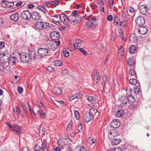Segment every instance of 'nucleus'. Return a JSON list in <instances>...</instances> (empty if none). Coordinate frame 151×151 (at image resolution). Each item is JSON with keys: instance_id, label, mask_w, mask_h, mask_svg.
Segmentation results:
<instances>
[{"instance_id": "obj_52", "label": "nucleus", "mask_w": 151, "mask_h": 151, "mask_svg": "<svg viewBox=\"0 0 151 151\" xmlns=\"http://www.w3.org/2000/svg\"><path fill=\"white\" fill-rule=\"evenodd\" d=\"M73 124V122L72 121H70L69 122V124H68V126L67 127V129H70L71 128V126Z\"/></svg>"}, {"instance_id": "obj_62", "label": "nucleus", "mask_w": 151, "mask_h": 151, "mask_svg": "<svg viewBox=\"0 0 151 151\" xmlns=\"http://www.w3.org/2000/svg\"><path fill=\"white\" fill-rule=\"evenodd\" d=\"M74 46L75 48H79L81 45V44H79L77 43H74Z\"/></svg>"}, {"instance_id": "obj_8", "label": "nucleus", "mask_w": 151, "mask_h": 151, "mask_svg": "<svg viewBox=\"0 0 151 151\" xmlns=\"http://www.w3.org/2000/svg\"><path fill=\"white\" fill-rule=\"evenodd\" d=\"M135 22L137 25L140 27L142 26L145 23V20L143 17L139 16L136 19Z\"/></svg>"}, {"instance_id": "obj_27", "label": "nucleus", "mask_w": 151, "mask_h": 151, "mask_svg": "<svg viewBox=\"0 0 151 151\" xmlns=\"http://www.w3.org/2000/svg\"><path fill=\"white\" fill-rule=\"evenodd\" d=\"M127 99L129 103H134L135 102V98L132 95H129Z\"/></svg>"}, {"instance_id": "obj_44", "label": "nucleus", "mask_w": 151, "mask_h": 151, "mask_svg": "<svg viewBox=\"0 0 151 151\" xmlns=\"http://www.w3.org/2000/svg\"><path fill=\"white\" fill-rule=\"evenodd\" d=\"M78 12L76 10H74L73 11V14L72 15L74 17L80 16Z\"/></svg>"}, {"instance_id": "obj_10", "label": "nucleus", "mask_w": 151, "mask_h": 151, "mask_svg": "<svg viewBox=\"0 0 151 151\" xmlns=\"http://www.w3.org/2000/svg\"><path fill=\"white\" fill-rule=\"evenodd\" d=\"M60 18L61 21L64 24L67 25L68 23V17L65 14L63 13L61 14L60 15Z\"/></svg>"}, {"instance_id": "obj_51", "label": "nucleus", "mask_w": 151, "mask_h": 151, "mask_svg": "<svg viewBox=\"0 0 151 151\" xmlns=\"http://www.w3.org/2000/svg\"><path fill=\"white\" fill-rule=\"evenodd\" d=\"M97 3L101 6H103L104 4V0H96Z\"/></svg>"}, {"instance_id": "obj_24", "label": "nucleus", "mask_w": 151, "mask_h": 151, "mask_svg": "<svg viewBox=\"0 0 151 151\" xmlns=\"http://www.w3.org/2000/svg\"><path fill=\"white\" fill-rule=\"evenodd\" d=\"M129 50L130 54H134L136 51V47L134 45H132L130 46Z\"/></svg>"}, {"instance_id": "obj_45", "label": "nucleus", "mask_w": 151, "mask_h": 151, "mask_svg": "<svg viewBox=\"0 0 151 151\" xmlns=\"http://www.w3.org/2000/svg\"><path fill=\"white\" fill-rule=\"evenodd\" d=\"M127 98H126L125 97H123L121 99V102L122 103L124 104H125L127 103Z\"/></svg>"}, {"instance_id": "obj_34", "label": "nucleus", "mask_w": 151, "mask_h": 151, "mask_svg": "<svg viewBox=\"0 0 151 151\" xmlns=\"http://www.w3.org/2000/svg\"><path fill=\"white\" fill-rule=\"evenodd\" d=\"M63 62L60 60H56L54 62V65L56 66H60L62 65Z\"/></svg>"}, {"instance_id": "obj_48", "label": "nucleus", "mask_w": 151, "mask_h": 151, "mask_svg": "<svg viewBox=\"0 0 151 151\" xmlns=\"http://www.w3.org/2000/svg\"><path fill=\"white\" fill-rule=\"evenodd\" d=\"M63 55L66 57H67L69 56V52L66 50H65L63 52Z\"/></svg>"}, {"instance_id": "obj_54", "label": "nucleus", "mask_w": 151, "mask_h": 151, "mask_svg": "<svg viewBox=\"0 0 151 151\" xmlns=\"http://www.w3.org/2000/svg\"><path fill=\"white\" fill-rule=\"evenodd\" d=\"M136 87L134 88V91L136 94H138L139 92V89L137 87Z\"/></svg>"}, {"instance_id": "obj_36", "label": "nucleus", "mask_w": 151, "mask_h": 151, "mask_svg": "<svg viewBox=\"0 0 151 151\" xmlns=\"http://www.w3.org/2000/svg\"><path fill=\"white\" fill-rule=\"evenodd\" d=\"M95 139H93L92 137H90L88 138V141L89 145H91L95 142Z\"/></svg>"}, {"instance_id": "obj_41", "label": "nucleus", "mask_w": 151, "mask_h": 151, "mask_svg": "<svg viewBox=\"0 0 151 151\" xmlns=\"http://www.w3.org/2000/svg\"><path fill=\"white\" fill-rule=\"evenodd\" d=\"M78 49L81 51V52L85 55H86L87 54V52L83 48H78Z\"/></svg>"}, {"instance_id": "obj_29", "label": "nucleus", "mask_w": 151, "mask_h": 151, "mask_svg": "<svg viewBox=\"0 0 151 151\" xmlns=\"http://www.w3.org/2000/svg\"><path fill=\"white\" fill-rule=\"evenodd\" d=\"M124 110H119L116 113V116L118 117H121L124 116Z\"/></svg>"}, {"instance_id": "obj_22", "label": "nucleus", "mask_w": 151, "mask_h": 151, "mask_svg": "<svg viewBox=\"0 0 151 151\" xmlns=\"http://www.w3.org/2000/svg\"><path fill=\"white\" fill-rule=\"evenodd\" d=\"M36 52L33 51H29V59H34L36 57Z\"/></svg>"}, {"instance_id": "obj_19", "label": "nucleus", "mask_w": 151, "mask_h": 151, "mask_svg": "<svg viewBox=\"0 0 151 151\" xmlns=\"http://www.w3.org/2000/svg\"><path fill=\"white\" fill-rule=\"evenodd\" d=\"M53 92L54 94L57 96L61 95L62 93L61 89L60 88H55L53 89Z\"/></svg>"}, {"instance_id": "obj_42", "label": "nucleus", "mask_w": 151, "mask_h": 151, "mask_svg": "<svg viewBox=\"0 0 151 151\" xmlns=\"http://www.w3.org/2000/svg\"><path fill=\"white\" fill-rule=\"evenodd\" d=\"M114 20L116 23V25H119L121 22H120L119 19L117 17H115L114 18Z\"/></svg>"}, {"instance_id": "obj_6", "label": "nucleus", "mask_w": 151, "mask_h": 151, "mask_svg": "<svg viewBox=\"0 0 151 151\" xmlns=\"http://www.w3.org/2000/svg\"><path fill=\"white\" fill-rule=\"evenodd\" d=\"M48 52V50L44 48H40L37 51L38 55L42 57L45 56Z\"/></svg>"}, {"instance_id": "obj_18", "label": "nucleus", "mask_w": 151, "mask_h": 151, "mask_svg": "<svg viewBox=\"0 0 151 151\" xmlns=\"http://www.w3.org/2000/svg\"><path fill=\"white\" fill-rule=\"evenodd\" d=\"M140 12L141 13L145 14L147 11V8L145 5H141L139 8Z\"/></svg>"}, {"instance_id": "obj_60", "label": "nucleus", "mask_w": 151, "mask_h": 151, "mask_svg": "<svg viewBox=\"0 0 151 151\" xmlns=\"http://www.w3.org/2000/svg\"><path fill=\"white\" fill-rule=\"evenodd\" d=\"M17 89L19 93H22L23 91V89L22 87L20 86H18Z\"/></svg>"}, {"instance_id": "obj_3", "label": "nucleus", "mask_w": 151, "mask_h": 151, "mask_svg": "<svg viewBox=\"0 0 151 151\" xmlns=\"http://www.w3.org/2000/svg\"><path fill=\"white\" fill-rule=\"evenodd\" d=\"M10 58L9 54L5 52L4 54H1L0 55V61L3 63H7L9 59Z\"/></svg>"}, {"instance_id": "obj_7", "label": "nucleus", "mask_w": 151, "mask_h": 151, "mask_svg": "<svg viewBox=\"0 0 151 151\" xmlns=\"http://www.w3.org/2000/svg\"><path fill=\"white\" fill-rule=\"evenodd\" d=\"M60 37L59 34L58 32L54 31L51 32L50 34V37L52 40L55 41L58 40Z\"/></svg>"}, {"instance_id": "obj_2", "label": "nucleus", "mask_w": 151, "mask_h": 151, "mask_svg": "<svg viewBox=\"0 0 151 151\" xmlns=\"http://www.w3.org/2000/svg\"><path fill=\"white\" fill-rule=\"evenodd\" d=\"M60 44V40L54 41L51 43L47 44L46 45V49L48 50V51L49 50L53 51L57 48V46Z\"/></svg>"}, {"instance_id": "obj_49", "label": "nucleus", "mask_w": 151, "mask_h": 151, "mask_svg": "<svg viewBox=\"0 0 151 151\" xmlns=\"http://www.w3.org/2000/svg\"><path fill=\"white\" fill-rule=\"evenodd\" d=\"M82 126L81 123L78 124L77 127V129L79 132H81L82 130Z\"/></svg>"}, {"instance_id": "obj_59", "label": "nucleus", "mask_w": 151, "mask_h": 151, "mask_svg": "<svg viewBox=\"0 0 151 151\" xmlns=\"http://www.w3.org/2000/svg\"><path fill=\"white\" fill-rule=\"evenodd\" d=\"M130 104H129V106L128 107L130 109H134L135 108V105L134 104V103H130Z\"/></svg>"}, {"instance_id": "obj_47", "label": "nucleus", "mask_w": 151, "mask_h": 151, "mask_svg": "<svg viewBox=\"0 0 151 151\" xmlns=\"http://www.w3.org/2000/svg\"><path fill=\"white\" fill-rule=\"evenodd\" d=\"M19 109L20 113L25 112L23 106L21 104L19 105Z\"/></svg>"}, {"instance_id": "obj_17", "label": "nucleus", "mask_w": 151, "mask_h": 151, "mask_svg": "<svg viewBox=\"0 0 151 151\" xmlns=\"http://www.w3.org/2000/svg\"><path fill=\"white\" fill-rule=\"evenodd\" d=\"M147 32V29L146 27L141 26L138 29V32L141 35H145Z\"/></svg>"}, {"instance_id": "obj_50", "label": "nucleus", "mask_w": 151, "mask_h": 151, "mask_svg": "<svg viewBox=\"0 0 151 151\" xmlns=\"http://www.w3.org/2000/svg\"><path fill=\"white\" fill-rule=\"evenodd\" d=\"M13 111L14 113L17 116H18L19 114L18 112L17 107L16 106L13 108Z\"/></svg>"}, {"instance_id": "obj_58", "label": "nucleus", "mask_w": 151, "mask_h": 151, "mask_svg": "<svg viewBox=\"0 0 151 151\" xmlns=\"http://www.w3.org/2000/svg\"><path fill=\"white\" fill-rule=\"evenodd\" d=\"M126 22H121L119 24V26L122 27L124 28L126 26Z\"/></svg>"}, {"instance_id": "obj_12", "label": "nucleus", "mask_w": 151, "mask_h": 151, "mask_svg": "<svg viewBox=\"0 0 151 151\" xmlns=\"http://www.w3.org/2000/svg\"><path fill=\"white\" fill-rule=\"evenodd\" d=\"M103 82L102 83V84L104 88H106V86H109V78L108 77L106 76L105 75L103 78Z\"/></svg>"}, {"instance_id": "obj_23", "label": "nucleus", "mask_w": 151, "mask_h": 151, "mask_svg": "<svg viewBox=\"0 0 151 151\" xmlns=\"http://www.w3.org/2000/svg\"><path fill=\"white\" fill-rule=\"evenodd\" d=\"M19 14L18 13H15L12 14L10 16V18L11 19L15 21H16L18 19Z\"/></svg>"}, {"instance_id": "obj_35", "label": "nucleus", "mask_w": 151, "mask_h": 151, "mask_svg": "<svg viewBox=\"0 0 151 151\" xmlns=\"http://www.w3.org/2000/svg\"><path fill=\"white\" fill-rule=\"evenodd\" d=\"M6 68H4V63L1 62L0 63V71H6Z\"/></svg>"}, {"instance_id": "obj_11", "label": "nucleus", "mask_w": 151, "mask_h": 151, "mask_svg": "<svg viewBox=\"0 0 151 151\" xmlns=\"http://www.w3.org/2000/svg\"><path fill=\"white\" fill-rule=\"evenodd\" d=\"M120 125V123L119 120L115 119L113 120L111 123V125L114 128H118Z\"/></svg>"}, {"instance_id": "obj_30", "label": "nucleus", "mask_w": 151, "mask_h": 151, "mask_svg": "<svg viewBox=\"0 0 151 151\" xmlns=\"http://www.w3.org/2000/svg\"><path fill=\"white\" fill-rule=\"evenodd\" d=\"M84 17V16L82 17L80 15L75 17V18L74 23H80L81 21L82 17Z\"/></svg>"}, {"instance_id": "obj_63", "label": "nucleus", "mask_w": 151, "mask_h": 151, "mask_svg": "<svg viewBox=\"0 0 151 151\" xmlns=\"http://www.w3.org/2000/svg\"><path fill=\"white\" fill-rule=\"evenodd\" d=\"M47 70L50 72H52L54 70V69L51 66H48L47 68Z\"/></svg>"}, {"instance_id": "obj_40", "label": "nucleus", "mask_w": 151, "mask_h": 151, "mask_svg": "<svg viewBox=\"0 0 151 151\" xmlns=\"http://www.w3.org/2000/svg\"><path fill=\"white\" fill-rule=\"evenodd\" d=\"M75 17L73 16L72 15H70L68 18V22L69 21H72L73 22H75Z\"/></svg>"}, {"instance_id": "obj_13", "label": "nucleus", "mask_w": 151, "mask_h": 151, "mask_svg": "<svg viewBox=\"0 0 151 151\" xmlns=\"http://www.w3.org/2000/svg\"><path fill=\"white\" fill-rule=\"evenodd\" d=\"M9 60L6 65V68L8 67L9 68L8 65H15L16 63L15 61L17 60V58L16 57H13L11 58H10Z\"/></svg>"}, {"instance_id": "obj_4", "label": "nucleus", "mask_w": 151, "mask_h": 151, "mask_svg": "<svg viewBox=\"0 0 151 151\" xmlns=\"http://www.w3.org/2000/svg\"><path fill=\"white\" fill-rule=\"evenodd\" d=\"M21 17L23 19L29 20L31 17V13L28 10L23 11L21 14Z\"/></svg>"}, {"instance_id": "obj_20", "label": "nucleus", "mask_w": 151, "mask_h": 151, "mask_svg": "<svg viewBox=\"0 0 151 151\" xmlns=\"http://www.w3.org/2000/svg\"><path fill=\"white\" fill-rule=\"evenodd\" d=\"M129 40L132 42H136L138 40V38L134 34H131L129 37Z\"/></svg>"}, {"instance_id": "obj_43", "label": "nucleus", "mask_w": 151, "mask_h": 151, "mask_svg": "<svg viewBox=\"0 0 151 151\" xmlns=\"http://www.w3.org/2000/svg\"><path fill=\"white\" fill-rule=\"evenodd\" d=\"M74 115L75 118L77 119H78L80 118L79 114L78 112L77 111H74Z\"/></svg>"}, {"instance_id": "obj_32", "label": "nucleus", "mask_w": 151, "mask_h": 151, "mask_svg": "<svg viewBox=\"0 0 151 151\" xmlns=\"http://www.w3.org/2000/svg\"><path fill=\"white\" fill-rule=\"evenodd\" d=\"M127 63L129 66L132 67L134 64V60L132 58H130L128 59Z\"/></svg>"}, {"instance_id": "obj_46", "label": "nucleus", "mask_w": 151, "mask_h": 151, "mask_svg": "<svg viewBox=\"0 0 151 151\" xmlns=\"http://www.w3.org/2000/svg\"><path fill=\"white\" fill-rule=\"evenodd\" d=\"M37 8L38 9L41 10L42 12H43V13H46V9L43 7L41 6H38L37 7Z\"/></svg>"}, {"instance_id": "obj_26", "label": "nucleus", "mask_w": 151, "mask_h": 151, "mask_svg": "<svg viewBox=\"0 0 151 151\" xmlns=\"http://www.w3.org/2000/svg\"><path fill=\"white\" fill-rule=\"evenodd\" d=\"M118 56H120L122 58L124 55V49L123 47L120 46L118 50Z\"/></svg>"}, {"instance_id": "obj_5", "label": "nucleus", "mask_w": 151, "mask_h": 151, "mask_svg": "<svg viewBox=\"0 0 151 151\" xmlns=\"http://www.w3.org/2000/svg\"><path fill=\"white\" fill-rule=\"evenodd\" d=\"M21 61L23 63H26L28 62L29 60V54L26 53H22L20 56Z\"/></svg>"}, {"instance_id": "obj_61", "label": "nucleus", "mask_w": 151, "mask_h": 151, "mask_svg": "<svg viewBox=\"0 0 151 151\" xmlns=\"http://www.w3.org/2000/svg\"><path fill=\"white\" fill-rule=\"evenodd\" d=\"M52 20L53 22L57 25H58V26H59L60 25V22L59 21H55V19H52Z\"/></svg>"}, {"instance_id": "obj_28", "label": "nucleus", "mask_w": 151, "mask_h": 151, "mask_svg": "<svg viewBox=\"0 0 151 151\" xmlns=\"http://www.w3.org/2000/svg\"><path fill=\"white\" fill-rule=\"evenodd\" d=\"M37 113L40 115L42 118H44L45 117V112L42 109H39V110H37Z\"/></svg>"}, {"instance_id": "obj_39", "label": "nucleus", "mask_w": 151, "mask_h": 151, "mask_svg": "<svg viewBox=\"0 0 151 151\" xmlns=\"http://www.w3.org/2000/svg\"><path fill=\"white\" fill-rule=\"evenodd\" d=\"M88 100L91 102H94L96 101L95 97L91 96H89L88 98Z\"/></svg>"}, {"instance_id": "obj_9", "label": "nucleus", "mask_w": 151, "mask_h": 151, "mask_svg": "<svg viewBox=\"0 0 151 151\" xmlns=\"http://www.w3.org/2000/svg\"><path fill=\"white\" fill-rule=\"evenodd\" d=\"M93 116L90 114L87 111L85 114L84 119L85 122L87 123L91 121L93 118Z\"/></svg>"}, {"instance_id": "obj_14", "label": "nucleus", "mask_w": 151, "mask_h": 151, "mask_svg": "<svg viewBox=\"0 0 151 151\" xmlns=\"http://www.w3.org/2000/svg\"><path fill=\"white\" fill-rule=\"evenodd\" d=\"M13 128L12 130L16 132V133L19 135H20L21 134V127L18 125L14 124L13 125Z\"/></svg>"}, {"instance_id": "obj_25", "label": "nucleus", "mask_w": 151, "mask_h": 151, "mask_svg": "<svg viewBox=\"0 0 151 151\" xmlns=\"http://www.w3.org/2000/svg\"><path fill=\"white\" fill-rule=\"evenodd\" d=\"M121 141L120 139L115 138L112 140L111 144L113 145H116L120 143Z\"/></svg>"}, {"instance_id": "obj_37", "label": "nucleus", "mask_w": 151, "mask_h": 151, "mask_svg": "<svg viewBox=\"0 0 151 151\" xmlns=\"http://www.w3.org/2000/svg\"><path fill=\"white\" fill-rule=\"evenodd\" d=\"M41 148L43 151H48L47 148L46 143L43 142L41 146Z\"/></svg>"}, {"instance_id": "obj_56", "label": "nucleus", "mask_w": 151, "mask_h": 151, "mask_svg": "<svg viewBox=\"0 0 151 151\" xmlns=\"http://www.w3.org/2000/svg\"><path fill=\"white\" fill-rule=\"evenodd\" d=\"M100 75L99 74V73L97 71H93V77L96 76H100Z\"/></svg>"}, {"instance_id": "obj_15", "label": "nucleus", "mask_w": 151, "mask_h": 151, "mask_svg": "<svg viewBox=\"0 0 151 151\" xmlns=\"http://www.w3.org/2000/svg\"><path fill=\"white\" fill-rule=\"evenodd\" d=\"M35 26L36 28L40 30H42L45 27V24L42 22L38 21L35 23Z\"/></svg>"}, {"instance_id": "obj_16", "label": "nucleus", "mask_w": 151, "mask_h": 151, "mask_svg": "<svg viewBox=\"0 0 151 151\" xmlns=\"http://www.w3.org/2000/svg\"><path fill=\"white\" fill-rule=\"evenodd\" d=\"M31 17L32 19L35 21L38 20L41 17L40 14L37 12H34L32 13L31 15Z\"/></svg>"}, {"instance_id": "obj_64", "label": "nucleus", "mask_w": 151, "mask_h": 151, "mask_svg": "<svg viewBox=\"0 0 151 151\" xmlns=\"http://www.w3.org/2000/svg\"><path fill=\"white\" fill-rule=\"evenodd\" d=\"M68 73V71L66 70H62V74L63 76H65Z\"/></svg>"}, {"instance_id": "obj_33", "label": "nucleus", "mask_w": 151, "mask_h": 151, "mask_svg": "<svg viewBox=\"0 0 151 151\" xmlns=\"http://www.w3.org/2000/svg\"><path fill=\"white\" fill-rule=\"evenodd\" d=\"M129 74L132 76L134 77L136 76L137 75L135 70L133 69H130L129 70Z\"/></svg>"}, {"instance_id": "obj_57", "label": "nucleus", "mask_w": 151, "mask_h": 151, "mask_svg": "<svg viewBox=\"0 0 151 151\" xmlns=\"http://www.w3.org/2000/svg\"><path fill=\"white\" fill-rule=\"evenodd\" d=\"M94 77V80L96 82L98 83L99 82L100 76H96Z\"/></svg>"}, {"instance_id": "obj_31", "label": "nucleus", "mask_w": 151, "mask_h": 151, "mask_svg": "<svg viewBox=\"0 0 151 151\" xmlns=\"http://www.w3.org/2000/svg\"><path fill=\"white\" fill-rule=\"evenodd\" d=\"M129 82L130 84L135 85L137 83V80L135 78H132L129 80Z\"/></svg>"}, {"instance_id": "obj_55", "label": "nucleus", "mask_w": 151, "mask_h": 151, "mask_svg": "<svg viewBox=\"0 0 151 151\" xmlns=\"http://www.w3.org/2000/svg\"><path fill=\"white\" fill-rule=\"evenodd\" d=\"M40 147L38 145H35L34 148V151H40Z\"/></svg>"}, {"instance_id": "obj_53", "label": "nucleus", "mask_w": 151, "mask_h": 151, "mask_svg": "<svg viewBox=\"0 0 151 151\" xmlns=\"http://www.w3.org/2000/svg\"><path fill=\"white\" fill-rule=\"evenodd\" d=\"M74 96L75 99L79 98L81 97L82 95L81 93H78L75 94Z\"/></svg>"}, {"instance_id": "obj_21", "label": "nucleus", "mask_w": 151, "mask_h": 151, "mask_svg": "<svg viewBox=\"0 0 151 151\" xmlns=\"http://www.w3.org/2000/svg\"><path fill=\"white\" fill-rule=\"evenodd\" d=\"M122 17L125 21H127L129 19V16L128 14L127 11L125 12H123L122 13Z\"/></svg>"}, {"instance_id": "obj_38", "label": "nucleus", "mask_w": 151, "mask_h": 151, "mask_svg": "<svg viewBox=\"0 0 151 151\" xmlns=\"http://www.w3.org/2000/svg\"><path fill=\"white\" fill-rule=\"evenodd\" d=\"M97 112V111L95 110L94 108H91L88 113L91 114L93 116H94V115Z\"/></svg>"}, {"instance_id": "obj_1", "label": "nucleus", "mask_w": 151, "mask_h": 151, "mask_svg": "<svg viewBox=\"0 0 151 151\" xmlns=\"http://www.w3.org/2000/svg\"><path fill=\"white\" fill-rule=\"evenodd\" d=\"M96 19L95 17L92 18L88 20L86 23V26L88 29H93L97 25V23L96 22Z\"/></svg>"}]
</instances>
